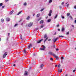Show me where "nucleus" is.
I'll return each instance as SVG.
<instances>
[{"instance_id":"f257e3e1","label":"nucleus","mask_w":76,"mask_h":76,"mask_svg":"<svg viewBox=\"0 0 76 76\" xmlns=\"http://www.w3.org/2000/svg\"><path fill=\"white\" fill-rule=\"evenodd\" d=\"M49 54L50 55H51V56H55V54L51 52H49Z\"/></svg>"},{"instance_id":"f03ea898","label":"nucleus","mask_w":76,"mask_h":76,"mask_svg":"<svg viewBox=\"0 0 76 76\" xmlns=\"http://www.w3.org/2000/svg\"><path fill=\"white\" fill-rule=\"evenodd\" d=\"M7 52H6L3 55V58H5V57L7 56Z\"/></svg>"},{"instance_id":"7ed1b4c3","label":"nucleus","mask_w":76,"mask_h":76,"mask_svg":"<svg viewBox=\"0 0 76 76\" xmlns=\"http://www.w3.org/2000/svg\"><path fill=\"white\" fill-rule=\"evenodd\" d=\"M42 47H43V48H41L40 50H44L45 49V47L44 45H42Z\"/></svg>"},{"instance_id":"20e7f679","label":"nucleus","mask_w":76,"mask_h":76,"mask_svg":"<svg viewBox=\"0 0 76 76\" xmlns=\"http://www.w3.org/2000/svg\"><path fill=\"white\" fill-rule=\"evenodd\" d=\"M58 39V38H57L55 39H54L53 40V41L54 42H56V41H57V39Z\"/></svg>"},{"instance_id":"39448f33","label":"nucleus","mask_w":76,"mask_h":76,"mask_svg":"<svg viewBox=\"0 0 76 76\" xmlns=\"http://www.w3.org/2000/svg\"><path fill=\"white\" fill-rule=\"evenodd\" d=\"M32 25H33V23H30L28 24V26L29 27L31 26Z\"/></svg>"},{"instance_id":"423d86ee","label":"nucleus","mask_w":76,"mask_h":76,"mask_svg":"<svg viewBox=\"0 0 76 76\" xmlns=\"http://www.w3.org/2000/svg\"><path fill=\"white\" fill-rule=\"evenodd\" d=\"M53 56H54V57H55L57 59V60H58V57L57 56H56V55L55 54V55Z\"/></svg>"},{"instance_id":"0eeeda50","label":"nucleus","mask_w":76,"mask_h":76,"mask_svg":"<svg viewBox=\"0 0 76 76\" xmlns=\"http://www.w3.org/2000/svg\"><path fill=\"white\" fill-rule=\"evenodd\" d=\"M32 45L31 44H30L28 46V48L29 50V49H30V48L31 47H32Z\"/></svg>"},{"instance_id":"6e6552de","label":"nucleus","mask_w":76,"mask_h":76,"mask_svg":"<svg viewBox=\"0 0 76 76\" xmlns=\"http://www.w3.org/2000/svg\"><path fill=\"white\" fill-rule=\"evenodd\" d=\"M42 40H43V39H42L41 40H40L39 41H37V43H41V41H42Z\"/></svg>"},{"instance_id":"1a4fd4ad","label":"nucleus","mask_w":76,"mask_h":76,"mask_svg":"<svg viewBox=\"0 0 76 76\" xmlns=\"http://www.w3.org/2000/svg\"><path fill=\"white\" fill-rule=\"evenodd\" d=\"M58 71L59 73H61V72H62V70L61 69H58Z\"/></svg>"},{"instance_id":"9d476101","label":"nucleus","mask_w":76,"mask_h":76,"mask_svg":"<svg viewBox=\"0 0 76 76\" xmlns=\"http://www.w3.org/2000/svg\"><path fill=\"white\" fill-rule=\"evenodd\" d=\"M44 67V64H42L40 65V68H42V67Z\"/></svg>"},{"instance_id":"9b49d317","label":"nucleus","mask_w":76,"mask_h":76,"mask_svg":"<svg viewBox=\"0 0 76 76\" xmlns=\"http://www.w3.org/2000/svg\"><path fill=\"white\" fill-rule=\"evenodd\" d=\"M13 10H12L10 12V15H12L13 13Z\"/></svg>"},{"instance_id":"f8f14e48","label":"nucleus","mask_w":76,"mask_h":76,"mask_svg":"<svg viewBox=\"0 0 76 76\" xmlns=\"http://www.w3.org/2000/svg\"><path fill=\"white\" fill-rule=\"evenodd\" d=\"M22 11H21L19 12L17 14V15H20V13H22Z\"/></svg>"},{"instance_id":"ddd939ff","label":"nucleus","mask_w":76,"mask_h":76,"mask_svg":"<svg viewBox=\"0 0 76 76\" xmlns=\"http://www.w3.org/2000/svg\"><path fill=\"white\" fill-rule=\"evenodd\" d=\"M43 23H44V20H42L40 22V24Z\"/></svg>"},{"instance_id":"4468645a","label":"nucleus","mask_w":76,"mask_h":76,"mask_svg":"<svg viewBox=\"0 0 76 76\" xmlns=\"http://www.w3.org/2000/svg\"><path fill=\"white\" fill-rule=\"evenodd\" d=\"M64 30H65L64 28H62L61 31L62 32H64Z\"/></svg>"},{"instance_id":"2eb2a0df","label":"nucleus","mask_w":76,"mask_h":76,"mask_svg":"<svg viewBox=\"0 0 76 76\" xmlns=\"http://www.w3.org/2000/svg\"><path fill=\"white\" fill-rule=\"evenodd\" d=\"M28 75V72L27 71H25V73H24V75Z\"/></svg>"},{"instance_id":"dca6fc26","label":"nucleus","mask_w":76,"mask_h":76,"mask_svg":"<svg viewBox=\"0 0 76 76\" xmlns=\"http://www.w3.org/2000/svg\"><path fill=\"white\" fill-rule=\"evenodd\" d=\"M48 37H47L45 40L44 41V43H45V42L46 41H47V40L48 39Z\"/></svg>"},{"instance_id":"f3484780","label":"nucleus","mask_w":76,"mask_h":76,"mask_svg":"<svg viewBox=\"0 0 76 76\" xmlns=\"http://www.w3.org/2000/svg\"><path fill=\"white\" fill-rule=\"evenodd\" d=\"M70 13H67V16H70Z\"/></svg>"},{"instance_id":"a211bd4d","label":"nucleus","mask_w":76,"mask_h":76,"mask_svg":"<svg viewBox=\"0 0 76 76\" xmlns=\"http://www.w3.org/2000/svg\"><path fill=\"white\" fill-rule=\"evenodd\" d=\"M58 16V15L56 14V15L55 16L54 19H56L57 18V16Z\"/></svg>"},{"instance_id":"6ab92c4d","label":"nucleus","mask_w":76,"mask_h":76,"mask_svg":"<svg viewBox=\"0 0 76 76\" xmlns=\"http://www.w3.org/2000/svg\"><path fill=\"white\" fill-rule=\"evenodd\" d=\"M4 19H3V18H2V19H1V22H3H3H4Z\"/></svg>"},{"instance_id":"aec40b11","label":"nucleus","mask_w":76,"mask_h":76,"mask_svg":"<svg viewBox=\"0 0 76 76\" xmlns=\"http://www.w3.org/2000/svg\"><path fill=\"white\" fill-rule=\"evenodd\" d=\"M63 37H64L63 36H59V38H63Z\"/></svg>"},{"instance_id":"412c9836","label":"nucleus","mask_w":76,"mask_h":76,"mask_svg":"<svg viewBox=\"0 0 76 76\" xmlns=\"http://www.w3.org/2000/svg\"><path fill=\"white\" fill-rule=\"evenodd\" d=\"M47 35L45 34L44 36V38H47Z\"/></svg>"},{"instance_id":"4be33fe9","label":"nucleus","mask_w":76,"mask_h":76,"mask_svg":"<svg viewBox=\"0 0 76 76\" xmlns=\"http://www.w3.org/2000/svg\"><path fill=\"white\" fill-rule=\"evenodd\" d=\"M10 20V19L9 18H7V21H9Z\"/></svg>"},{"instance_id":"5701e85b","label":"nucleus","mask_w":76,"mask_h":76,"mask_svg":"<svg viewBox=\"0 0 76 76\" xmlns=\"http://www.w3.org/2000/svg\"><path fill=\"white\" fill-rule=\"evenodd\" d=\"M30 18L29 17V16H28L26 18L27 20H29Z\"/></svg>"},{"instance_id":"b1692460","label":"nucleus","mask_w":76,"mask_h":76,"mask_svg":"<svg viewBox=\"0 0 76 76\" xmlns=\"http://www.w3.org/2000/svg\"><path fill=\"white\" fill-rule=\"evenodd\" d=\"M40 14H38L37 15V17H39L40 16Z\"/></svg>"},{"instance_id":"393cba45","label":"nucleus","mask_w":76,"mask_h":76,"mask_svg":"<svg viewBox=\"0 0 76 76\" xmlns=\"http://www.w3.org/2000/svg\"><path fill=\"white\" fill-rule=\"evenodd\" d=\"M51 22V19H49L48 20V22Z\"/></svg>"},{"instance_id":"a878e982","label":"nucleus","mask_w":76,"mask_h":76,"mask_svg":"<svg viewBox=\"0 0 76 76\" xmlns=\"http://www.w3.org/2000/svg\"><path fill=\"white\" fill-rule=\"evenodd\" d=\"M61 17L62 19H64V17L63 16V15H61Z\"/></svg>"},{"instance_id":"bb28decb","label":"nucleus","mask_w":76,"mask_h":76,"mask_svg":"<svg viewBox=\"0 0 76 76\" xmlns=\"http://www.w3.org/2000/svg\"><path fill=\"white\" fill-rule=\"evenodd\" d=\"M18 23L16 24H15L14 26V27H16V26H18Z\"/></svg>"},{"instance_id":"cd10ccee","label":"nucleus","mask_w":76,"mask_h":76,"mask_svg":"<svg viewBox=\"0 0 76 76\" xmlns=\"http://www.w3.org/2000/svg\"><path fill=\"white\" fill-rule=\"evenodd\" d=\"M20 39H22V35H20Z\"/></svg>"},{"instance_id":"c85d7f7f","label":"nucleus","mask_w":76,"mask_h":76,"mask_svg":"<svg viewBox=\"0 0 76 76\" xmlns=\"http://www.w3.org/2000/svg\"><path fill=\"white\" fill-rule=\"evenodd\" d=\"M52 10H50L49 12V13H52Z\"/></svg>"},{"instance_id":"c756f323","label":"nucleus","mask_w":76,"mask_h":76,"mask_svg":"<svg viewBox=\"0 0 76 76\" xmlns=\"http://www.w3.org/2000/svg\"><path fill=\"white\" fill-rule=\"evenodd\" d=\"M26 5H27V4H26V2L25 3L23 4L24 6H26Z\"/></svg>"},{"instance_id":"7c9ffc66","label":"nucleus","mask_w":76,"mask_h":76,"mask_svg":"<svg viewBox=\"0 0 76 76\" xmlns=\"http://www.w3.org/2000/svg\"><path fill=\"white\" fill-rule=\"evenodd\" d=\"M48 15H49V16H51V13H49L48 14Z\"/></svg>"},{"instance_id":"2f4dec72","label":"nucleus","mask_w":76,"mask_h":76,"mask_svg":"<svg viewBox=\"0 0 76 76\" xmlns=\"http://www.w3.org/2000/svg\"><path fill=\"white\" fill-rule=\"evenodd\" d=\"M69 32H67L66 33V35H69Z\"/></svg>"},{"instance_id":"473e14b6","label":"nucleus","mask_w":76,"mask_h":76,"mask_svg":"<svg viewBox=\"0 0 76 76\" xmlns=\"http://www.w3.org/2000/svg\"><path fill=\"white\" fill-rule=\"evenodd\" d=\"M9 1V0H5V3H6L7 1Z\"/></svg>"},{"instance_id":"72a5a7b5","label":"nucleus","mask_w":76,"mask_h":76,"mask_svg":"<svg viewBox=\"0 0 76 76\" xmlns=\"http://www.w3.org/2000/svg\"><path fill=\"white\" fill-rule=\"evenodd\" d=\"M50 60H51V61H53V58H51Z\"/></svg>"},{"instance_id":"f704fd0d","label":"nucleus","mask_w":76,"mask_h":76,"mask_svg":"<svg viewBox=\"0 0 76 76\" xmlns=\"http://www.w3.org/2000/svg\"><path fill=\"white\" fill-rule=\"evenodd\" d=\"M49 3H51L52 2V0H50L49 1Z\"/></svg>"},{"instance_id":"c9c22d12","label":"nucleus","mask_w":76,"mask_h":76,"mask_svg":"<svg viewBox=\"0 0 76 76\" xmlns=\"http://www.w3.org/2000/svg\"><path fill=\"white\" fill-rule=\"evenodd\" d=\"M64 4V2H63L61 3V5H63V4Z\"/></svg>"},{"instance_id":"e433bc0d","label":"nucleus","mask_w":76,"mask_h":76,"mask_svg":"<svg viewBox=\"0 0 76 76\" xmlns=\"http://www.w3.org/2000/svg\"><path fill=\"white\" fill-rule=\"evenodd\" d=\"M44 9L43 8L41 10H40V12H42V11L44 10Z\"/></svg>"},{"instance_id":"4c0bfd02","label":"nucleus","mask_w":76,"mask_h":76,"mask_svg":"<svg viewBox=\"0 0 76 76\" xmlns=\"http://www.w3.org/2000/svg\"><path fill=\"white\" fill-rule=\"evenodd\" d=\"M26 49H24V53H26Z\"/></svg>"},{"instance_id":"58836bf2","label":"nucleus","mask_w":76,"mask_h":76,"mask_svg":"<svg viewBox=\"0 0 76 76\" xmlns=\"http://www.w3.org/2000/svg\"><path fill=\"white\" fill-rule=\"evenodd\" d=\"M3 5V3H1L0 4V6H1Z\"/></svg>"},{"instance_id":"ea45409f","label":"nucleus","mask_w":76,"mask_h":76,"mask_svg":"<svg viewBox=\"0 0 76 76\" xmlns=\"http://www.w3.org/2000/svg\"><path fill=\"white\" fill-rule=\"evenodd\" d=\"M61 59H62V60L64 59V58L63 57H61Z\"/></svg>"},{"instance_id":"a19ab883","label":"nucleus","mask_w":76,"mask_h":76,"mask_svg":"<svg viewBox=\"0 0 76 76\" xmlns=\"http://www.w3.org/2000/svg\"><path fill=\"white\" fill-rule=\"evenodd\" d=\"M43 27H44V26H41V28H43Z\"/></svg>"},{"instance_id":"79ce46f5","label":"nucleus","mask_w":76,"mask_h":76,"mask_svg":"<svg viewBox=\"0 0 76 76\" xmlns=\"http://www.w3.org/2000/svg\"><path fill=\"white\" fill-rule=\"evenodd\" d=\"M60 67V64H59L58 66V67Z\"/></svg>"},{"instance_id":"37998d69","label":"nucleus","mask_w":76,"mask_h":76,"mask_svg":"<svg viewBox=\"0 0 76 76\" xmlns=\"http://www.w3.org/2000/svg\"><path fill=\"white\" fill-rule=\"evenodd\" d=\"M56 51H58V48H56Z\"/></svg>"},{"instance_id":"c03bdc74","label":"nucleus","mask_w":76,"mask_h":76,"mask_svg":"<svg viewBox=\"0 0 76 76\" xmlns=\"http://www.w3.org/2000/svg\"><path fill=\"white\" fill-rule=\"evenodd\" d=\"M35 30H36V31H37V30H38V28H36L35 29Z\"/></svg>"},{"instance_id":"a18cd8bd","label":"nucleus","mask_w":76,"mask_h":76,"mask_svg":"<svg viewBox=\"0 0 76 76\" xmlns=\"http://www.w3.org/2000/svg\"><path fill=\"white\" fill-rule=\"evenodd\" d=\"M22 19H20V21H19V22H21V21H22Z\"/></svg>"},{"instance_id":"49530a36","label":"nucleus","mask_w":76,"mask_h":76,"mask_svg":"<svg viewBox=\"0 0 76 76\" xmlns=\"http://www.w3.org/2000/svg\"><path fill=\"white\" fill-rule=\"evenodd\" d=\"M76 72V70H74L73 71V72Z\"/></svg>"},{"instance_id":"de8ad7c7","label":"nucleus","mask_w":76,"mask_h":76,"mask_svg":"<svg viewBox=\"0 0 76 76\" xmlns=\"http://www.w3.org/2000/svg\"><path fill=\"white\" fill-rule=\"evenodd\" d=\"M41 18H40L38 20V21H39V20H41Z\"/></svg>"},{"instance_id":"09e8293b","label":"nucleus","mask_w":76,"mask_h":76,"mask_svg":"<svg viewBox=\"0 0 76 76\" xmlns=\"http://www.w3.org/2000/svg\"><path fill=\"white\" fill-rule=\"evenodd\" d=\"M48 41H51V39H49L48 40Z\"/></svg>"},{"instance_id":"8fccbe9b","label":"nucleus","mask_w":76,"mask_h":76,"mask_svg":"<svg viewBox=\"0 0 76 76\" xmlns=\"http://www.w3.org/2000/svg\"><path fill=\"white\" fill-rule=\"evenodd\" d=\"M72 26L73 28H74V27H75V26L73 25H72Z\"/></svg>"},{"instance_id":"3c124183","label":"nucleus","mask_w":76,"mask_h":76,"mask_svg":"<svg viewBox=\"0 0 76 76\" xmlns=\"http://www.w3.org/2000/svg\"><path fill=\"white\" fill-rule=\"evenodd\" d=\"M74 8L75 9H76V5L74 6Z\"/></svg>"},{"instance_id":"603ef678","label":"nucleus","mask_w":76,"mask_h":76,"mask_svg":"<svg viewBox=\"0 0 76 76\" xmlns=\"http://www.w3.org/2000/svg\"><path fill=\"white\" fill-rule=\"evenodd\" d=\"M4 6H3L2 7V9H3V8H4Z\"/></svg>"},{"instance_id":"864d4df0","label":"nucleus","mask_w":76,"mask_h":76,"mask_svg":"<svg viewBox=\"0 0 76 76\" xmlns=\"http://www.w3.org/2000/svg\"><path fill=\"white\" fill-rule=\"evenodd\" d=\"M8 36H9V35H10V33H9L8 34Z\"/></svg>"},{"instance_id":"5fc2aeb1","label":"nucleus","mask_w":76,"mask_h":76,"mask_svg":"<svg viewBox=\"0 0 76 76\" xmlns=\"http://www.w3.org/2000/svg\"><path fill=\"white\" fill-rule=\"evenodd\" d=\"M33 55V56H35V53H34Z\"/></svg>"},{"instance_id":"6e6d98bb","label":"nucleus","mask_w":76,"mask_h":76,"mask_svg":"<svg viewBox=\"0 0 76 76\" xmlns=\"http://www.w3.org/2000/svg\"><path fill=\"white\" fill-rule=\"evenodd\" d=\"M58 26H59V25H57V27H58Z\"/></svg>"},{"instance_id":"4d7b16f0","label":"nucleus","mask_w":76,"mask_h":76,"mask_svg":"<svg viewBox=\"0 0 76 76\" xmlns=\"http://www.w3.org/2000/svg\"><path fill=\"white\" fill-rule=\"evenodd\" d=\"M35 14H34L33 15V16H35Z\"/></svg>"},{"instance_id":"13d9d810","label":"nucleus","mask_w":76,"mask_h":76,"mask_svg":"<svg viewBox=\"0 0 76 76\" xmlns=\"http://www.w3.org/2000/svg\"><path fill=\"white\" fill-rule=\"evenodd\" d=\"M75 23H76V20H75Z\"/></svg>"},{"instance_id":"bf43d9fd","label":"nucleus","mask_w":76,"mask_h":76,"mask_svg":"<svg viewBox=\"0 0 76 76\" xmlns=\"http://www.w3.org/2000/svg\"><path fill=\"white\" fill-rule=\"evenodd\" d=\"M59 7H60V8H61V6H59Z\"/></svg>"},{"instance_id":"052dcab7","label":"nucleus","mask_w":76,"mask_h":76,"mask_svg":"<svg viewBox=\"0 0 76 76\" xmlns=\"http://www.w3.org/2000/svg\"><path fill=\"white\" fill-rule=\"evenodd\" d=\"M16 66V65L15 64H14V65H13V66Z\"/></svg>"},{"instance_id":"680f3d73","label":"nucleus","mask_w":76,"mask_h":76,"mask_svg":"<svg viewBox=\"0 0 76 76\" xmlns=\"http://www.w3.org/2000/svg\"><path fill=\"white\" fill-rule=\"evenodd\" d=\"M69 6V4H67V7H68Z\"/></svg>"},{"instance_id":"e2e57ef3","label":"nucleus","mask_w":76,"mask_h":76,"mask_svg":"<svg viewBox=\"0 0 76 76\" xmlns=\"http://www.w3.org/2000/svg\"><path fill=\"white\" fill-rule=\"evenodd\" d=\"M55 67H57V65H56Z\"/></svg>"},{"instance_id":"0e129e2a","label":"nucleus","mask_w":76,"mask_h":76,"mask_svg":"<svg viewBox=\"0 0 76 76\" xmlns=\"http://www.w3.org/2000/svg\"><path fill=\"white\" fill-rule=\"evenodd\" d=\"M21 25H23V23H22L21 24Z\"/></svg>"},{"instance_id":"69168bd1","label":"nucleus","mask_w":76,"mask_h":76,"mask_svg":"<svg viewBox=\"0 0 76 76\" xmlns=\"http://www.w3.org/2000/svg\"><path fill=\"white\" fill-rule=\"evenodd\" d=\"M47 18H48V17H46V19H47Z\"/></svg>"},{"instance_id":"338daca9","label":"nucleus","mask_w":76,"mask_h":76,"mask_svg":"<svg viewBox=\"0 0 76 76\" xmlns=\"http://www.w3.org/2000/svg\"><path fill=\"white\" fill-rule=\"evenodd\" d=\"M58 31H60V29H58Z\"/></svg>"},{"instance_id":"774afa93","label":"nucleus","mask_w":76,"mask_h":76,"mask_svg":"<svg viewBox=\"0 0 76 76\" xmlns=\"http://www.w3.org/2000/svg\"><path fill=\"white\" fill-rule=\"evenodd\" d=\"M65 76H67V75H65Z\"/></svg>"}]
</instances>
